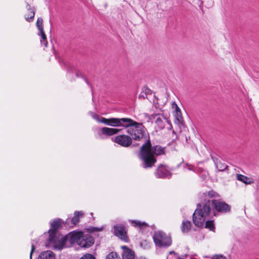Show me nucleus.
<instances>
[{
  "instance_id": "20e7f679",
  "label": "nucleus",
  "mask_w": 259,
  "mask_h": 259,
  "mask_svg": "<svg viewBox=\"0 0 259 259\" xmlns=\"http://www.w3.org/2000/svg\"><path fill=\"white\" fill-rule=\"evenodd\" d=\"M92 117L99 122L114 127L122 126L126 128L135 123L133 120L128 118H106L96 114H93Z\"/></svg>"
},
{
  "instance_id": "2eb2a0df",
  "label": "nucleus",
  "mask_w": 259,
  "mask_h": 259,
  "mask_svg": "<svg viewBox=\"0 0 259 259\" xmlns=\"http://www.w3.org/2000/svg\"><path fill=\"white\" fill-rule=\"evenodd\" d=\"M236 178L237 180L245 184L246 185L251 184L254 182L252 178L247 177L241 174H236Z\"/></svg>"
},
{
  "instance_id": "2f4dec72",
  "label": "nucleus",
  "mask_w": 259,
  "mask_h": 259,
  "mask_svg": "<svg viewBox=\"0 0 259 259\" xmlns=\"http://www.w3.org/2000/svg\"><path fill=\"white\" fill-rule=\"evenodd\" d=\"M179 259H184V258H180V257H179Z\"/></svg>"
},
{
  "instance_id": "4468645a",
  "label": "nucleus",
  "mask_w": 259,
  "mask_h": 259,
  "mask_svg": "<svg viewBox=\"0 0 259 259\" xmlns=\"http://www.w3.org/2000/svg\"><path fill=\"white\" fill-rule=\"evenodd\" d=\"M174 116L175 118V123L181 126L183 124V118L182 116V113L180 111V109L178 107L177 105H176L175 110L174 112Z\"/></svg>"
},
{
  "instance_id": "0eeeda50",
  "label": "nucleus",
  "mask_w": 259,
  "mask_h": 259,
  "mask_svg": "<svg viewBox=\"0 0 259 259\" xmlns=\"http://www.w3.org/2000/svg\"><path fill=\"white\" fill-rule=\"evenodd\" d=\"M153 238L155 244L158 246H168L171 244L170 236L162 231L155 232Z\"/></svg>"
},
{
  "instance_id": "412c9836",
  "label": "nucleus",
  "mask_w": 259,
  "mask_h": 259,
  "mask_svg": "<svg viewBox=\"0 0 259 259\" xmlns=\"http://www.w3.org/2000/svg\"><path fill=\"white\" fill-rule=\"evenodd\" d=\"M105 259H119V257L116 252H111L107 255Z\"/></svg>"
},
{
  "instance_id": "f8f14e48",
  "label": "nucleus",
  "mask_w": 259,
  "mask_h": 259,
  "mask_svg": "<svg viewBox=\"0 0 259 259\" xmlns=\"http://www.w3.org/2000/svg\"><path fill=\"white\" fill-rule=\"evenodd\" d=\"M123 250L122 259H134L135 253L131 249L127 248L125 246H121Z\"/></svg>"
},
{
  "instance_id": "9b49d317",
  "label": "nucleus",
  "mask_w": 259,
  "mask_h": 259,
  "mask_svg": "<svg viewBox=\"0 0 259 259\" xmlns=\"http://www.w3.org/2000/svg\"><path fill=\"white\" fill-rule=\"evenodd\" d=\"M169 171L165 165H160L157 169L156 175L160 178H165L169 175Z\"/></svg>"
},
{
  "instance_id": "393cba45",
  "label": "nucleus",
  "mask_w": 259,
  "mask_h": 259,
  "mask_svg": "<svg viewBox=\"0 0 259 259\" xmlns=\"http://www.w3.org/2000/svg\"><path fill=\"white\" fill-rule=\"evenodd\" d=\"M207 195L210 198L215 197L218 195V194L213 191L208 192Z\"/></svg>"
},
{
  "instance_id": "c756f323",
  "label": "nucleus",
  "mask_w": 259,
  "mask_h": 259,
  "mask_svg": "<svg viewBox=\"0 0 259 259\" xmlns=\"http://www.w3.org/2000/svg\"><path fill=\"white\" fill-rule=\"evenodd\" d=\"M208 228L209 229L210 231L214 232V228H215L211 227V228Z\"/></svg>"
},
{
  "instance_id": "5701e85b",
  "label": "nucleus",
  "mask_w": 259,
  "mask_h": 259,
  "mask_svg": "<svg viewBox=\"0 0 259 259\" xmlns=\"http://www.w3.org/2000/svg\"><path fill=\"white\" fill-rule=\"evenodd\" d=\"M212 259H228L227 257L222 254H215L212 256Z\"/></svg>"
},
{
  "instance_id": "f257e3e1",
  "label": "nucleus",
  "mask_w": 259,
  "mask_h": 259,
  "mask_svg": "<svg viewBox=\"0 0 259 259\" xmlns=\"http://www.w3.org/2000/svg\"><path fill=\"white\" fill-rule=\"evenodd\" d=\"M57 228H52L48 232V247L61 250L68 247L67 243L71 245L77 244L84 248H89L94 243V239L87 232L72 231L65 236L57 233Z\"/></svg>"
},
{
  "instance_id": "dca6fc26",
  "label": "nucleus",
  "mask_w": 259,
  "mask_h": 259,
  "mask_svg": "<svg viewBox=\"0 0 259 259\" xmlns=\"http://www.w3.org/2000/svg\"><path fill=\"white\" fill-rule=\"evenodd\" d=\"M38 259H55V255L52 251L47 250L41 252Z\"/></svg>"
},
{
  "instance_id": "a878e982",
  "label": "nucleus",
  "mask_w": 259,
  "mask_h": 259,
  "mask_svg": "<svg viewBox=\"0 0 259 259\" xmlns=\"http://www.w3.org/2000/svg\"><path fill=\"white\" fill-rule=\"evenodd\" d=\"M183 224V227H190L191 225V222L188 221H184Z\"/></svg>"
},
{
  "instance_id": "c85d7f7f",
  "label": "nucleus",
  "mask_w": 259,
  "mask_h": 259,
  "mask_svg": "<svg viewBox=\"0 0 259 259\" xmlns=\"http://www.w3.org/2000/svg\"><path fill=\"white\" fill-rule=\"evenodd\" d=\"M47 38H46L45 40H44L42 37H41V39L40 40V42L42 44H44L45 45V47H47Z\"/></svg>"
},
{
  "instance_id": "423d86ee",
  "label": "nucleus",
  "mask_w": 259,
  "mask_h": 259,
  "mask_svg": "<svg viewBox=\"0 0 259 259\" xmlns=\"http://www.w3.org/2000/svg\"><path fill=\"white\" fill-rule=\"evenodd\" d=\"M132 124L130 126L126 127V133L131 136L132 140H140L143 138L145 133V128L141 123L136 122Z\"/></svg>"
},
{
  "instance_id": "7ed1b4c3",
  "label": "nucleus",
  "mask_w": 259,
  "mask_h": 259,
  "mask_svg": "<svg viewBox=\"0 0 259 259\" xmlns=\"http://www.w3.org/2000/svg\"><path fill=\"white\" fill-rule=\"evenodd\" d=\"M210 211L209 205L205 204L202 206L198 204L197 208L193 213V221L197 227H201L204 223L205 227H214L215 224L213 220H207Z\"/></svg>"
},
{
  "instance_id": "7c9ffc66",
  "label": "nucleus",
  "mask_w": 259,
  "mask_h": 259,
  "mask_svg": "<svg viewBox=\"0 0 259 259\" xmlns=\"http://www.w3.org/2000/svg\"><path fill=\"white\" fill-rule=\"evenodd\" d=\"M98 229H97L98 231H101L102 230V228H97Z\"/></svg>"
},
{
  "instance_id": "cd10ccee",
  "label": "nucleus",
  "mask_w": 259,
  "mask_h": 259,
  "mask_svg": "<svg viewBox=\"0 0 259 259\" xmlns=\"http://www.w3.org/2000/svg\"><path fill=\"white\" fill-rule=\"evenodd\" d=\"M34 249H35L34 246L33 244H32V245H31V250L30 254V259H32V254Z\"/></svg>"
},
{
  "instance_id": "9d476101",
  "label": "nucleus",
  "mask_w": 259,
  "mask_h": 259,
  "mask_svg": "<svg viewBox=\"0 0 259 259\" xmlns=\"http://www.w3.org/2000/svg\"><path fill=\"white\" fill-rule=\"evenodd\" d=\"M113 233L120 240L125 242L128 241L127 231L125 228H114Z\"/></svg>"
},
{
  "instance_id": "aec40b11",
  "label": "nucleus",
  "mask_w": 259,
  "mask_h": 259,
  "mask_svg": "<svg viewBox=\"0 0 259 259\" xmlns=\"http://www.w3.org/2000/svg\"><path fill=\"white\" fill-rule=\"evenodd\" d=\"M132 225L134 226L144 227L146 226L147 225L144 222H141L138 221H132Z\"/></svg>"
},
{
  "instance_id": "6e6552de",
  "label": "nucleus",
  "mask_w": 259,
  "mask_h": 259,
  "mask_svg": "<svg viewBox=\"0 0 259 259\" xmlns=\"http://www.w3.org/2000/svg\"><path fill=\"white\" fill-rule=\"evenodd\" d=\"M114 143L124 147H128L132 143V140L130 136L125 135H120L112 138Z\"/></svg>"
},
{
  "instance_id": "a211bd4d",
  "label": "nucleus",
  "mask_w": 259,
  "mask_h": 259,
  "mask_svg": "<svg viewBox=\"0 0 259 259\" xmlns=\"http://www.w3.org/2000/svg\"><path fill=\"white\" fill-rule=\"evenodd\" d=\"M84 215V213L80 211H75L74 213V217L72 219V224L76 226L78 224L79 219L83 217Z\"/></svg>"
},
{
  "instance_id": "f03ea898",
  "label": "nucleus",
  "mask_w": 259,
  "mask_h": 259,
  "mask_svg": "<svg viewBox=\"0 0 259 259\" xmlns=\"http://www.w3.org/2000/svg\"><path fill=\"white\" fill-rule=\"evenodd\" d=\"M163 153V148L158 146L152 147L150 141H148L142 146L139 157L143 161V167L148 168L152 167L156 162L155 156Z\"/></svg>"
},
{
  "instance_id": "ddd939ff",
  "label": "nucleus",
  "mask_w": 259,
  "mask_h": 259,
  "mask_svg": "<svg viewBox=\"0 0 259 259\" xmlns=\"http://www.w3.org/2000/svg\"><path fill=\"white\" fill-rule=\"evenodd\" d=\"M121 130V129L107 127H104L101 129V131L102 134L108 136L116 135L120 132Z\"/></svg>"
},
{
  "instance_id": "6ab92c4d",
  "label": "nucleus",
  "mask_w": 259,
  "mask_h": 259,
  "mask_svg": "<svg viewBox=\"0 0 259 259\" xmlns=\"http://www.w3.org/2000/svg\"><path fill=\"white\" fill-rule=\"evenodd\" d=\"M51 227H60L66 225L65 222L61 219H56L51 222Z\"/></svg>"
},
{
  "instance_id": "b1692460",
  "label": "nucleus",
  "mask_w": 259,
  "mask_h": 259,
  "mask_svg": "<svg viewBox=\"0 0 259 259\" xmlns=\"http://www.w3.org/2000/svg\"><path fill=\"white\" fill-rule=\"evenodd\" d=\"M80 259H96L94 256L90 254H87L83 255Z\"/></svg>"
},
{
  "instance_id": "39448f33",
  "label": "nucleus",
  "mask_w": 259,
  "mask_h": 259,
  "mask_svg": "<svg viewBox=\"0 0 259 259\" xmlns=\"http://www.w3.org/2000/svg\"><path fill=\"white\" fill-rule=\"evenodd\" d=\"M149 119L154 124L156 130L164 128L166 123L169 125V129L172 130V127L170 120L162 113L152 114L150 116Z\"/></svg>"
},
{
  "instance_id": "f3484780",
  "label": "nucleus",
  "mask_w": 259,
  "mask_h": 259,
  "mask_svg": "<svg viewBox=\"0 0 259 259\" xmlns=\"http://www.w3.org/2000/svg\"><path fill=\"white\" fill-rule=\"evenodd\" d=\"M36 26L37 27L39 31V33H38L39 35H41L42 38L45 40L46 38V35L43 29V20L42 18H39L37 19V22H36Z\"/></svg>"
},
{
  "instance_id": "bb28decb",
  "label": "nucleus",
  "mask_w": 259,
  "mask_h": 259,
  "mask_svg": "<svg viewBox=\"0 0 259 259\" xmlns=\"http://www.w3.org/2000/svg\"><path fill=\"white\" fill-rule=\"evenodd\" d=\"M191 228H182V231L183 233H187L190 231Z\"/></svg>"
},
{
  "instance_id": "4be33fe9",
  "label": "nucleus",
  "mask_w": 259,
  "mask_h": 259,
  "mask_svg": "<svg viewBox=\"0 0 259 259\" xmlns=\"http://www.w3.org/2000/svg\"><path fill=\"white\" fill-rule=\"evenodd\" d=\"M34 16V12L33 10H30L29 11V16L26 17L25 18L27 21H29V19H32Z\"/></svg>"
},
{
  "instance_id": "1a4fd4ad",
  "label": "nucleus",
  "mask_w": 259,
  "mask_h": 259,
  "mask_svg": "<svg viewBox=\"0 0 259 259\" xmlns=\"http://www.w3.org/2000/svg\"><path fill=\"white\" fill-rule=\"evenodd\" d=\"M212 204L217 211L222 213H227L231 210V206L224 201L213 200Z\"/></svg>"
}]
</instances>
